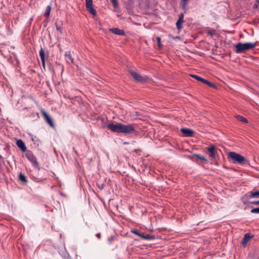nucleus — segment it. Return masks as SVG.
Wrapping results in <instances>:
<instances>
[{
	"mask_svg": "<svg viewBox=\"0 0 259 259\" xmlns=\"http://www.w3.org/2000/svg\"><path fill=\"white\" fill-rule=\"evenodd\" d=\"M39 54L42 62V65L43 67H45V51L42 48H41L39 50Z\"/></svg>",
	"mask_w": 259,
	"mask_h": 259,
	"instance_id": "a211bd4d",
	"label": "nucleus"
},
{
	"mask_svg": "<svg viewBox=\"0 0 259 259\" xmlns=\"http://www.w3.org/2000/svg\"><path fill=\"white\" fill-rule=\"evenodd\" d=\"M228 158L233 163L243 164L247 160L244 157L235 152H230L228 154Z\"/></svg>",
	"mask_w": 259,
	"mask_h": 259,
	"instance_id": "f03ea898",
	"label": "nucleus"
},
{
	"mask_svg": "<svg viewBox=\"0 0 259 259\" xmlns=\"http://www.w3.org/2000/svg\"><path fill=\"white\" fill-rule=\"evenodd\" d=\"M121 124V123H118L114 124L112 123H109L107 124V127L113 132L120 133Z\"/></svg>",
	"mask_w": 259,
	"mask_h": 259,
	"instance_id": "0eeeda50",
	"label": "nucleus"
},
{
	"mask_svg": "<svg viewBox=\"0 0 259 259\" xmlns=\"http://www.w3.org/2000/svg\"><path fill=\"white\" fill-rule=\"evenodd\" d=\"M251 212L252 213H259V207L252 209Z\"/></svg>",
	"mask_w": 259,
	"mask_h": 259,
	"instance_id": "393cba45",
	"label": "nucleus"
},
{
	"mask_svg": "<svg viewBox=\"0 0 259 259\" xmlns=\"http://www.w3.org/2000/svg\"><path fill=\"white\" fill-rule=\"evenodd\" d=\"M16 145L19 147L21 151L23 152H25L26 151V147L24 143V142L21 140H18L16 142Z\"/></svg>",
	"mask_w": 259,
	"mask_h": 259,
	"instance_id": "4468645a",
	"label": "nucleus"
},
{
	"mask_svg": "<svg viewBox=\"0 0 259 259\" xmlns=\"http://www.w3.org/2000/svg\"><path fill=\"white\" fill-rule=\"evenodd\" d=\"M248 198H259V190L256 191H251L249 193Z\"/></svg>",
	"mask_w": 259,
	"mask_h": 259,
	"instance_id": "6ab92c4d",
	"label": "nucleus"
},
{
	"mask_svg": "<svg viewBox=\"0 0 259 259\" xmlns=\"http://www.w3.org/2000/svg\"><path fill=\"white\" fill-rule=\"evenodd\" d=\"M130 73L133 78L137 82H146L147 80V77L146 76H142L134 71L131 70L130 71Z\"/></svg>",
	"mask_w": 259,
	"mask_h": 259,
	"instance_id": "20e7f679",
	"label": "nucleus"
},
{
	"mask_svg": "<svg viewBox=\"0 0 259 259\" xmlns=\"http://www.w3.org/2000/svg\"><path fill=\"white\" fill-rule=\"evenodd\" d=\"M116 239V237L115 236H111L108 239V242L109 244H111L113 241Z\"/></svg>",
	"mask_w": 259,
	"mask_h": 259,
	"instance_id": "b1692460",
	"label": "nucleus"
},
{
	"mask_svg": "<svg viewBox=\"0 0 259 259\" xmlns=\"http://www.w3.org/2000/svg\"><path fill=\"white\" fill-rule=\"evenodd\" d=\"M236 117L238 120H239L240 121H242V122H243L245 123H247L248 122L247 119L242 116L237 115L236 116Z\"/></svg>",
	"mask_w": 259,
	"mask_h": 259,
	"instance_id": "412c9836",
	"label": "nucleus"
},
{
	"mask_svg": "<svg viewBox=\"0 0 259 259\" xmlns=\"http://www.w3.org/2000/svg\"><path fill=\"white\" fill-rule=\"evenodd\" d=\"M135 131V126L134 124L125 125L121 124L120 133L124 134H128Z\"/></svg>",
	"mask_w": 259,
	"mask_h": 259,
	"instance_id": "39448f33",
	"label": "nucleus"
},
{
	"mask_svg": "<svg viewBox=\"0 0 259 259\" xmlns=\"http://www.w3.org/2000/svg\"><path fill=\"white\" fill-rule=\"evenodd\" d=\"M191 76L192 77H193L194 78L197 79V80H198L204 84L208 85L210 87H213V88L215 87V85L213 83H212V82L209 81L208 80H206L204 78H203L198 75L192 74V75H191Z\"/></svg>",
	"mask_w": 259,
	"mask_h": 259,
	"instance_id": "1a4fd4ad",
	"label": "nucleus"
},
{
	"mask_svg": "<svg viewBox=\"0 0 259 259\" xmlns=\"http://www.w3.org/2000/svg\"><path fill=\"white\" fill-rule=\"evenodd\" d=\"M208 34L211 36H213L215 34V31L214 30H211L208 32Z\"/></svg>",
	"mask_w": 259,
	"mask_h": 259,
	"instance_id": "c85d7f7f",
	"label": "nucleus"
},
{
	"mask_svg": "<svg viewBox=\"0 0 259 259\" xmlns=\"http://www.w3.org/2000/svg\"><path fill=\"white\" fill-rule=\"evenodd\" d=\"M256 42H239L235 45V52L238 54L243 53L248 50H252L255 48Z\"/></svg>",
	"mask_w": 259,
	"mask_h": 259,
	"instance_id": "f257e3e1",
	"label": "nucleus"
},
{
	"mask_svg": "<svg viewBox=\"0 0 259 259\" xmlns=\"http://www.w3.org/2000/svg\"><path fill=\"white\" fill-rule=\"evenodd\" d=\"M26 158L32 163L33 166L36 168L39 169V163L37 161L36 158L32 153V152L29 151L26 153Z\"/></svg>",
	"mask_w": 259,
	"mask_h": 259,
	"instance_id": "7ed1b4c3",
	"label": "nucleus"
},
{
	"mask_svg": "<svg viewBox=\"0 0 259 259\" xmlns=\"http://www.w3.org/2000/svg\"><path fill=\"white\" fill-rule=\"evenodd\" d=\"M51 10V7L50 6H48L46 8L45 12V16L46 17H48L50 15V11Z\"/></svg>",
	"mask_w": 259,
	"mask_h": 259,
	"instance_id": "4be33fe9",
	"label": "nucleus"
},
{
	"mask_svg": "<svg viewBox=\"0 0 259 259\" xmlns=\"http://www.w3.org/2000/svg\"><path fill=\"white\" fill-rule=\"evenodd\" d=\"M42 115L46 121L51 126L54 127V124L51 117L45 111L42 112Z\"/></svg>",
	"mask_w": 259,
	"mask_h": 259,
	"instance_id": "9b49d317",
	"label": "nucleus"
},
{
	"mask_svg": "<svg viewBox=\"0 0 259 259\" xmlns=\"http://www.w3.org/2000/svg\"><path fill=\"white\" fill-rule=\"evenodd\" d=\"M93 0H85V7L87 11L94 16L97 15L96 10L93 7Z\"/></svg>",
	"mask_w": 259,
	"mask_h": 259,
	"instance_id": "423d86ee",
	"label": "nucleus"
},
{
	"mask_svg": "<svg viewBox=\"0 0 259 259\" xmlns=\"http://www.w3.org/2000/svg\"><path fill=\"white\" fill-rule=\"evenodd\" d=\"M181 132L185 136L187 137H192L194 134V131L187 128H182L180 130Z\"/></svg>",
	"mask_w": 259,
	"mask_h": 259,
	"instance_id": "f8f14e48",
	"label": "nucleus"
},
{
	"mask_svg": "<svg viewBox=\"0 0 259 259\" xmlns=\"http://www.w3.org/2000/svg\"><path fill=\"white\" fill-rule=\"evenodd\" d=\"M156 40H157V44H158V47L159 48L161 47L162 45L161 44V39H160V37H156Z\"/></svg>",
	"mask_w": 259,
	"mask_h": 259,
	"instance_id": "bb28decb",
	"label": "nucleus"
},
{
	"mask_svg": "<svg viewBox=\"0 0 259 259\" xmlns=\"http://www.w3.org/2000/svg\"><path fill=\"white\" fill-rule=\"evenodd\" d=\"M19 179L21 182H22L23 183H26L27 182L26 177L24 176V175H23L22 173L20 174L19 176Z\"/></svg>",
	"mask_w": 259,
	"mask_h": 259,
	"instance_id": "aec40b11",
	"label": "nucleus"
},
{
	"mask_svg": "<svg viewBox=\"0 0 259 259\" xmlns=\"http://www.w3.org/2000/svg\"><path fill=\"white\" fill-rule=\"evenodd\" d=\"M98 188L100 190H102L104 188V184H97Z\"/></svg>",
	"mask_w": 259,
	"mask_h": 259,
	"instance_id": "7c9ffc66",
	"label": "nucleus"
},
{
	"mask_svg": "<svg viewBox=\"0 0 259 259\" xmlns=\"http://www.w3.org/2000/svg\"><path fill=\"white\" fill-rule=\"evenodd\" d=\"M187 2V0H182V2L181 3V6L183 9H185L186 8Z\"/></svg>",
	"mask_w": 259,
	"mask_h": 259,
	"instance_id": "a878e982",
	"label": "nucleus"
},
{
	"mask_svg": "<svg viewBox=\"0 0 259 259\" xmlns=\"http://www.w3.org/2000/svg\"><path fill=\"white\" fill-rule=\"evenodd\" d=\"M184 14L181 13L179 17V19L176 23L177 28L178 30H180L182 28V24L184 22Z\"/></svg>",
	"mask_w": 259,
	"mask_h": 259,
	"instance_id": "ddd939ff",
	"label": "nucleus"
},
{
	"mask_svg": "<svg viewBox=\"0 0 259 259\" xmlns=\"http://www.w3.org/2000/svg\"><path fill=\"white\" fill-rule=\"evenodd\" d=\"M56 28L57 30L59 31L61 33H62L63 32V29L61 28V27L58 26V25H56Z\"/></svg>",
	"mask_w": 259,
	"mask_h": 259,
	"instance_id": "cd10ccee",
	"label": "nucleus"
},
{
	"mask_svg": "<svg viewBox=\"0 0 259 259\" xmlns=\"http://www.w3.org/2000/svg\"><path fill=\"white\" fill-rule=\"evenodd\" d=\"M3 158L2 156L0 155V159H2Z\"/></svg>",
	"mask_w": 259,
	"mask_h": 259,
	"instance_id": "f704fd0d",
	"label": "nucleus"
},
{
	"mask_svg": "<svg viewBox=\"0 0 259 259\" xmlns=\"http://www.w3.org/2000/svg\"><path fill=\"white\" fill-rule=\"evenodd\" d=\"M250 203L252 204H254V205H257L259 204V200L250 202Z\"/></svg>",
	"mask_w": 259,
	"mask_h": 259,
	"instance_id": "2f4dec72",
	"label": "nucleus"
},
{
	"mask_svg": "<svg viewBox=\"0 0 259 259\" xmlns=\"http://www.w3.org/2000/svg\"><path fill=\"white\" fill-rule=\"evenodd\" d=\"M257 6H258L257 4H254V6H253V7H254V8H257Z\"/></svg>",
	"mask_w": 259,
	"mask_h": 259,
	"instance_id": "72a5a7b5",
	"label": "nucleus"
},
{
	"mask_svg": "<svg viewBox=\"0 0 259 259\" xmlns=\"http://www.w3.org/2000/svg\"><path fill=\"white\" fill-rule=\"evenodd\" d=\"M253 236H251L249 233H246L244 235L243 238L241 241V244L243 246H245L247 243L250 240Z\"/></svg>",
	"mask_w": 259,
	"mask_h": 259,
	"instance_id": "f3484780",
	"label": "nucleus"
},
{
	"mask_svg": "<svg viewBox=\"0 0 259 259\" xmlns=\"http://www.w3.org/2000/svg\"><path fill=\"white\" fill-rule=\"evenodd\" d=\"M168 36H169V37H172V35H170H170H169Z\"/></svg>",
	"mask_w": 259,
	"mask_h": 259,
	"instance_id": "c9c22d12",
	"label": "nucleus"
},
{
	"mask_svg": "<svg viewBox=\"0 0 259 259\" xmlns=\"http://www.w3.org/2000/svg\"><path fill=\"white\" fill-rule=\"evenodd\" d=\"M198 159L201 160L203 161H207V160L204 157L200 155L196 154L194 155Z\"/></svg>",
	"mask_w": 259,
	"mask_h": 259,
	"instance_id": "5701e85b",
	"label": "nucleus"
},
{
	"mask_svg": "<svg viewBox=\"0 0 259 259\" xmlns=\"http://www.w3.org/2000/svg\"><path fill=\"white\" fill-rule=\"evenodd\" d=\"M131 232L140 236L141 238L146 240H152L155 238L154 236H151L149 235H145L144 233L140 232L137 229H132L131 230Z\"/></svg>",
	"mask_w": 259,
	"mask_h": 259,
	"instance_id": "6e6552de",
	"label": "nucleus"
},
{
	"mask_svg": "<svg viewBox=\"0 0 259 259\" xmlns=\"http://www.w3.org/2000/svg\"><path fill=\"white\" fill-rule=\"evenodd\" d=\"M110 31L112 32L113 33L115 34H117L119 35H124L125 32L123 30L120 29L118 28H114L110 29Z\"/></svg>",
	"mask_w": 259,
	"mask_h": 259,
	"instance_id": "2eb2a0df",
	"label": "nucleus"
},
{
	"mask_svg": "<svg viewBox=\"0 0 259 259\" xmlns=\"http://www.w3.org/2000/svg\"><path fill=\"white\" fill-rule=\"evenodd\" d=\"M101 233H98L96 234V236L99 238V239H100L101 238Z\"/></svg>",
	"mask_w": 259,
	"mask_h": 259,
	"instance_id": "473e14b6",
	"label": "nucleus"
},
{
	"mask_svg": "<svg viewBox=\"0 0 259 259\" xmlns=\"http://www.w3.org/2000/svg\"><path fill=\"white\" fill-rule=\"evenodd\" d=\"M113 6L116 7L117 6V2L116 0H111Z\"/></svg>",
	"mask_w": 259,
	"mask_h": 259,
	"instance_id": "c756f323",
	"label": "nucleus"
},
{
	"mask_svg": "<svg viewBox=\"0 0 259 259\" xmlns=\"http://www.w3.org/2000/svg\"><path fill=\"white\" fill-rule=\"evenodd\" d=\"M206 149H207V153L209 157L214 159L216 156V154H215L216 147L213 145H210V146L207 147Z\"/></svg>",
	"mask_w": 259,
	"mask_h": 259,
	"instance_id": "9d476101",
	"label": "nucleus"
},
{
	"mask_svg": "<svg viewBox=\"0 0 259 259\" xmlns=\"http://www.w3.org/2000/svg\"><path fill=\"white\" fill-rule=\"evenodd\" d=\"M65 60L66 62L68 63H74V59L73 57L71 56V52L70 51H67L65 53Z\"/></svg>",
	"mask_w": 259,
	"mask_h": 259,
	"instance_id": "dca6fc26",
	"label": "nucleus"
}]
</instances>
